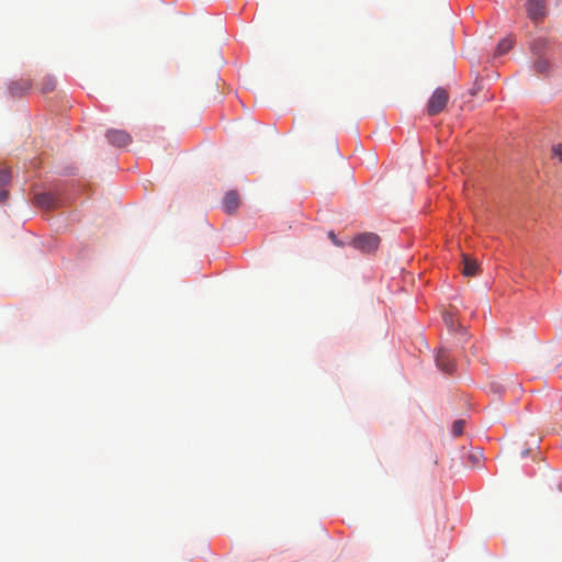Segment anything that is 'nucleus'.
<instances>
[{"label":"nucleus","mask_w":562,"mask_h":562,"mask_svg":"<svg viewBox=\"0 0 562 562\" xmlns=\"http://www.w3.org/2000/svg\"><path fill=\"white\" fill-rule=\"evenodd\" d=\"M436 363L437 367L446 373H451L454 369V363L451 359L450 352L445 348L439 349L436 357Z\"/></svg>","instance_id":"nucleus-6"},{"label":"nucleus","mask_w":562,"mask_h":562,"mask_svg":"<svg viewBox=\"0 0 562 562\" xmlns=\"http://www.w3.org/2000/svg\"><path fill=\"white\" fill-rule=\"evenodd\" d=\"M380 237L374 233H362L356 236L351 246L362 252L370 254L378 249Z\"/></svg>","instance_id":"nucleus-2"},{"label":"nucleus","mask_w":562,"mask_h":562,"mask_svg":"<svg viewBox=\"0 0 562 562\" xmlns=\"http://www.w3.org/2000/svg\"><path fill=\"white\" fill-rule=\"evenodd\" d=\"M31 88V82L26 79H21L19 81H14L10 85L9 91L11 95L19 97L22 95L24 91H27Z\"/></svg>","instance_id":"nucleus-10"},{"label":"nucleus","mask_w":562,"mask_h":562,"mask_svg":"<svg viewBox=\"0 0 562 562\" xmlns=\"http://www.w3.org/2000/svg\"><path fill=\"white\" fill-rule=\"evenodd\" d=\"M55 87L56 80L50 76L45 77L41 82L42 93H49L55 89Z\"/></svg>","instance_id":"nucleus-13"},{"label":"nucleus","mask_w":562,"mask_h":562,"mask_svg":"<svg viewBox=\"0 0 562 562\" xmlns=\"http://www.w3.org/2000/svg\"><path fill=\"white\" fill-rule=\"evenodd\" d=\"M549 42L547 38L540 37L533 41L531 50L537 57L542 56V53L547 49Z\"/></svg>","instance_id":"nucleus-11"},{"label":"nucleus","mask_w":562,"mask_h":562,"mask_svg":"<svg viewBox=\"0 0 562 562\" xmlns=\"http://www.w3.org/2000/svg\"><path fill=\"white\" fill-rule=\"evenodd\" d=\"M464 420L463 419H457L453 422L452 424V434L454 436H461L463 434V430H464Z\"/></svg>","instance_id":"nucleus-14"},{"label":"nucleus","mask_w":562,"mask_h":562,"mask_svg":"<svg viewBox=\"0 0 562 562\" xmlns=\"http://www.w3.org/2000/svg\"><path fill=\"white\" fill-rule=\"evenodd\" d=\"M526 12L532 23L542 22L548 14L547 0H527Z\"/></svg>","instance_id":"nucleus-3"},{"label":"nucleus","mask_w":562,"mask_h":562,"mask_svg":"<svg viewBox=\"0 0 562 562\" xmlns=\"http://www.w3.org/2000/svg\"><path fill=\"white\" fill-rule=\"evenodd\" d=\"M560 488H561V491H562V484H561Z\"/></svg>","instance_id":"nucleus-22"},{"label":"nucleus","mask_w":562,"mask_h":562,"mask_svg":"<svg viewBox=\"0 0 562 562\" xmlns=\"http://www.w3.org/2000/svg\"><path fill=\"white\" fill-rule=\"evenodd\" d=\"M553 156L559 158L560 161H562V144H557L552 148Z\"/></svg>","instance_id":"nucleus-17"},{"label":"nucleus","mask_w":562,"mask_h":562,"mask_svg":"<svg viewBox=\"0 0 562 562\" xmlns=\"http://www.w3.org/2000/svg\"><path fill=\"white\" fill-rule=\"evenodd\" d=\"M462 273L465 277H474L479 273L480 267L475 259L471 258L469 255H462Z\"/></svg>","instance_id":"nucleus-8"},{"label":"nucleus","mask_w":562,"mask_h":562,"mask_svg":"<svg viewBox=\"0 0 562 562\" xmlns=\"http://www.w3.org/2000/svg\"><path fill=\"white\" fill-rule=\"evenodd\" d=\"M443 321L451 330L456 329L457 322L451 313L446 312L443 314Z\"/></svg>","instance_id":"nucleus-16"},{"label":"nucleus","mask_w":562,"mask_h":562,"mask_svg":"<svg viewBox=\"0 0 562 562\" xmlns=\"http://www.w3.org/2000/svg\"><path fill=\"white\" fill-rule=\"evenodd\" d=\"M8 194H9V193H8V191H5V190L0 191V202L5 201V200H7V198H8Z\"/></svg>","instance_id":"nucleus-19"},{"label":"nucleus","mask_w":562,"mask_h":562,"mask_svg":"<svg viewBox=\"0 0 562 562\" xmlns=\"http://www.w3.org/2000/svg\"><path fill=\"white\" fill-rule=\"evenodd\" d=\"M449 101V93L445 88H437L429 98L426 106L427 114L437 115L445 110Z\"/></svg>","instance_id":"nucleus-1"},{"label":"nucleus","mask_w":562,"mask_h":562,"mask_svg":"<svg viewBox=\"0 0 562 562\" xmlns=\"http://www.w3.org/2000/svg\"><path fill=\"white\" fill-rule=\"evenodd\" d=\"M35 204L45 210L56 209L60 205L59 200L49 192L37 193L34 196Z\"/></svg>","instance_id":"nucleus-5"},{"label":"nucleus","mask_w":562,"mask_h":562,"mask_svg":"<svg viewBox=\"0 0 562 562\" xmlns=\"http://www.w3.org/2000/svg\"><path fill=\"white\" fill-rule=\"evenodd\" d=\"M328 237L330 238V240L336 245V246H342L344 244L341 241L338 240V238L336 237V235L334 234V232H329L328 233Z\"/></svg>","instance_id":"nucleus-18"},{"label":"nucleus","mask_w":562,"mask_h":562,"mask_svg":"<svg viewBox=\"0 0 562 562\" xmlns=\"http://www.w3.org/2000/svg\"><path fill=\"white\" fill-rule=\"evenodd\" d=\"M240 205V196L236 190L228 191L223 199L224 211L228 214H233L237 211Z\"/></svg>","instance_id":"nucleus-7"},{"label":"nucleus","mask_w":562,"mask_h":562,"mask_svg":"<svg viewBox=\"0 0 562 562\" xmlns=\"http://www.w3.org/2000/svg\"><path fill=\"white\" fill-rule=\"evenodd\" d=\"M11 180V172L9 169H0V187L8 184Z\"/></svg>","instance_id":"nucleus-15"},{"label":"nucleus","mask_w":562,"mask_h":562,"mask_svg":"<svg viewBox=\"0 0 562 562\" xmlns=\"http://www.w3.org/2000/svg\"><path fill=\"white\" fill-rule=\"evenodd\" d=\"M552 68L553 66L551 61L543 56L537 57L536 60L533 61V69L537 74L548 76L551 72Z\"/></svg>","instance_id":"nucleus-9"},{"label":"nucleus","mask_w":562,"mask_h":562,"mask_svg":"<svg viewBox=\"0 0 562 562\" xmlns=\"http://www.w3.org/2000/svg\"><path fill=\"white\" fill-rule=\"evenodd\" d=\"M470 458H471L474 462H477V461H479V457H476V456H471Z\"/></svg>","instance_id":"nucleus-21"},{"label":"nucleus","mask_w":562,"mask_h":562,"mask_svg":"<svg viewBox=\"0 0 562 562\" xmlns=\"http://www.w3.org/2000/svg\"><path fill=\"white\" fill-rule=\"evenodd\" d=\"M512 47H513V40L509 37L503 38L497 44L495 55L496 56L505 55L507 52H509L512 49Z\"/></svg>","instance_id":"nucleus-12"},{"label":"nucleus","mask_w":562,"mask_h":562,"mask_svg":"<svg viewBox=\"0 0 562 562\" xmlns=\"http://www.w3.org/2000/svg\"><path fill=\"white\" fill-rule=\"evenodd\" d=\"M528 453H529V450H524V451L521 452V457H527V456H528Z\"/></svg>","instance_id":"nucleus-20"},{"label":"nucleus","mask_w":562,"mask_h":562,"mask_svg":"<svg viewBox=\"0 0 562 562\" xmlns=\"http://www.w3.org/2000/svg\"><path fill=\"white\" fill-rule=\"evenodd\" d=\"M105 136L109 143L116 147H124L132 143L131 135L123 130H109Z\"/></svg>","instance_id":"nucleus-4"}]
</instances>
